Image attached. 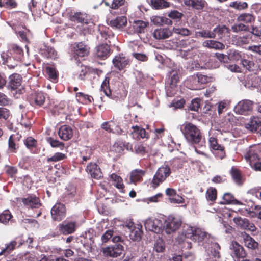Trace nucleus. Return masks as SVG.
Here are the masks:
<instances>
[{
  "instance_id": "nucleus-56",
  "label": "nucleus",
  "mask_w": 261,
  "mask_h": 261,
  "mask_svg": "<svg viewBox=\"0 0 261 261\" xmlns=\"http://www.w3.org/2000/svg\"><path fill=\"white\" fill-rule=\"evenodd\" d=\"M173 32L177 34L181 35L183 36H187L191 34V31L187 29L184 28H173Z\"/></svg>"
},
{
  "instance_id": "nucleus-59",
  "label": "nucleus",
  "mask_w": 261,
  "mask_h": 261,
  "mask_svg": "<svg viewBox=\"0 0 261 261\" xmlns=\"http://www.w3.org/2000/svg\"><path fill=\"white\" fill-rule=\"evenodd\" d=\"M46 72L49 76V77L53 80V81H55L58 77V75L57 74V72L56 69L52 67H47L46 68Z\"/></svg>"
},
{
  "instance_id": "nucleus-40",
  "label": "nucleus",
  "mask_w": 261,
  "mask_h": 261,
  "mask_svg": "<svg viewBox=\"0 0 261 261\" xmlns=\"http://www.w3.org/2000/svg\"><path fill=\"white\" fill-rule=\"evenodd\" d=\"M1 58L3 61V64L7 65L9 69H13L17 66L16 61L13 64L11 63V61L13 60V58L10 57L7 53L3 52L1 54Z\"/></svg>"
},
{
  "instance_id": "nucleus-31",
  "label": "nucleus",
  "mask_w": 261,
  "mask_h": 261,
  "mask_svg": "<svg viewBox=\"0 0 261 261\" xmlns=\"http://www.w3.org/2000/svg\"><path fill=\"white\" fill-rule=\"evenodd\" d=\"M209 145L211 149L218 150L220 152V158L222 159L225 155L224 147L218 143L217 140L214 137H211L208 140Z\"/></svg>"
},
{
  "instance_id": "nucleus-32",
  "label": "nucleus",
  "mask_w": 261,
  "mask_h": 261,
  "mask_svg": "<svg viewBox=\"0 0 261 261\" xmlns=\"http://www.w3.org/2000/svg\"><path fill=\"white\" fill-rule=\"evenodd\" d=\"M259 78L255 73H252L247 76L245 80V86L248 88L257 87Z\"/></svg>"
},
{
  "instance_id": "nucleus-30",
  "label": "nucleus",
  "mask_w": 261,
  "mask_h": 261,
  "mask_svg": "<svg viewBox=\"0 0 261 261\" xmlns=\"http://www.w3.org/2000/svg\"><path fill=\"white\" fill-rule=\"evenodd\" d=\"M245 245L248 248L255 249L258 247V244L249 234L244 232L242 233Z\"/></svg>"
},
{
  "instance_id": "nucleus-54",
  "label": "nucleus",
  "mask_w": 261,
  "mask_h": 261,
  "mask_svg": "<svg viewBox=\"0 0 261 261\" xmlns=\"http://www.w3.org/2000/svg\"><path fill=\"white\" fill-rule=\"evenodd\" d=\"M101 90L103 91L106 95L109 96L111 94L109 88V78L106 77L101 85Z\"/></svg>"
},
{
  "instance_id": "nucleus-25",
  "label": "nucleus",
  "mask_w": 261,
  "mask_h": 261,
  "mask_svg": "<svg viewBox=\"0 0 261 261\" xmlns=\"http://www.w3.org/2000/svg\"><path fill=\"white\" fill-rule=\"evenodd\" d=\"M261 125V119L258 117L252 116L249 121L245 124V127L251 132H255Z\"/></svg>"
},
{
  "instance_id": "nucleus-47",
  "label": "nucleus",
  "mask_w": 261,
  "mask_h": 261,
  "mask_svg": "<svg viewBox=\"0 0 261 261\" xmlns=\"http://www.w3.org/2000/svg\"><path fill=\"white\" fill-rule=\"evenodd\" d=\"M17 245V242L15 240L11 241L6 247L4 248L0 252V256L2 255H7L13 251Z\"/></svg>"
},
{
  "instance_id": "nucleus-1",
  "label": "nucleus",
  "mask_w": 261,
  "mask_h": 261,
  "mask_svg": "<svg viewBox=\"0 0 261 261\" xmlns=\"http://www.w3.org/2000/svg\"><path fill=\"white\" fill-rule=\"evenodd\" d=\"M210 235L199 228L188 226L183 233L177 237L179 242L185 241V239L189 238L197 242L207 241Z\"/></svg>"
},
{
  "instance_id": "nucleus-29",
  "label": "nucleus",
  "mask_w": 261,
  "mask_h": 261,
  "mask_svg": "<svg viewBox=\"0 0 261 261\" xmlns=\"http://www.w3.org/2000/svg\"><path fill=\"white\" fill-rule=\"evenodd\" d=\"M45 99L44 94L41 92H37L33 93L30 98V102L32 104L37 106H42Z\"/></svg>"
},
{
  "instance_id": "nucleus-15",
  "label": "nucleus",
  "mask_w": 261,
  "mask_h": 261,
  "mask_svg": "<svg viewBox=\"0 0 261 261\" xmlns=\"http://www.w3.org/2000/svg\"><path fill=\"white\" fill-rule=\"evenodd\" d=\"M20 200L28 208H38L41 205L39 198L35 195H28L26 197L21 198Z\"/></svg>"
},
{
  "instance_id": "nucleus-35",
  "label": "nucleus",
  "mask_w": 261,
  "mask_h": 261,
  "mask_svg": "<svg viewBox=\"0 0 261 261\" xmlns=\"http://www.w3.org/2000/svg\"><path fill=\"white\" fill-rule=\"evenodd\" d=\"M151 21L153 24L158 25H171L172 24V21L170 19L160 16H153L151 17Z\"/></svg>"
},
{
  "instance_id": "nucleus-18",
  "label": "nucleus",
  "mask_w": 261,
  "mask_h": 261,
  "mask_svg": "<svg viewBox=\"0 0 261 261\" xmlns=\"http://www.w3.org/2000/svg\"><path fill=\"white\" fill-rule=\"evenodd\" d=\"M86 171L92 177L95 179H100L102 177V173L100 168L95 163H89L87 165Z\"/></svg>"
},
{
  "instance_id": "nucleus-16",
  "label": "nucleus",
  "mask_w": 261,
  "mask_h": 261,
  "mask_svg": "<svg viewBox=\"0 0 261 261\" xmlns=\"http://www.w3.org/2000/svg\"><path fill=\"white\" fill-rule=\"evenodd\" d=\"M173 30L167 28H160L155 29L153 33V36L156 39H165L172 36Z\"/></svg>"
},
{
  "instance_id": "nucleus-64",
  "label": "nucleus",
  "mask_w": 261,
  "mask_h": 261,
  "mask_svg": "<svg viewBox=\"0 0 261 261\" xmlns=\"http://www.w3.org/2000/svg\"><path fill=\"white\" fill-rule=\"evenodd\" d=\"M89 70V69L87 67L85 66H81L77 71L79 73V78L81 80H84Z\"/></svg>"
},
{
  "instance_id": "nucleus-36",
  "label": "nucleus",
  "mask_w": 261,
  "mask_h": 261,
  "mask_svg": "<svg viewBox=\"0 0 261 261\" xmlns=\"http://www.w3.org/2000/svg\"><path fill=\"white\" fill-rule=\"evenodd\" d=\"M41 55L46 58L55 59L57 57V53L55 49L49 46H44L40 51Z\"/></svg>"
},
{
  "instance_id": "nucleus-11",
  "label": "nucleus",
  "mask_w": 261,
  "mask_h": 261,
  "mask_svg": "<svg viewBox=\"0 0 261 261\" xmlns=\"http://www.w3.org/2000/svg\"><path fill=\"white\" fill-rule=\"evenodd\" d=\"M233 220L235 224L242 229L252 232L256 230V228L255 225L252 223H250L248 220L246 218L239 217L234 218Z\"/></svg>"
},
{
  "instance_id": "nucleus-10",
  "label": "nucleus",
  "mask_w": 261,
  "mask_h": 261,
  "mask_svg": "<svg viewBox=\"0 0 261 261\" xmlns=\"http://www.w3.org/2000/svg\"><path fill=\"white\" fill-rule=\"evenodd\" d=\"M66 209L64 204L56 203L51 210V215L54 220L60 221L65 216Z\"/></svg>"
},
{
  "instance_id": "nucleus-3",
  "label": "nucleus",
  "mask_w": 261,
  "mask_h": 261,
  "mask_svg": "<svg viewBox=\"0 0 261 261\" xmlns=\"http://www.w3.org/2000/svg\"><path fill=\"white\" fill-rule=\"evenodd\" d=\"M182 224L181 217L177 216L170 215L164 221L163 229L167 234H171L179 229Z\"/></svg>"
},
{
  "instance_id": "nucleus-57",
  "label": "nucleus",
  "mask_w": 261,
  "mask_h": 261,
  "mask_svg": "<svg viewBox=\"0 0 261 261\" xmlns=\"http://www.w3.org/2000/svg\"><path fill=\"white\" fill-rule=\"evenodd\" d=\"M66 158L65 154L61 152H57L55 153L51 157L47 159V162H58L64 160Z\"/></svg>"
},
{
  "instance_id": "nucleus-45",
  "label": "nucleus",
  "mask_w": 261,
  "mask_h": 261,
  "mask_svg": "<svg viewBox=\"0 0 261 261\" xmlns=\"http://www.w3.org/2000/svg\"><path fill=\"white\" fill-rule=\"evenodd\" d=\"M195 36L196 37H201L204 38H215V35L213 32V31L203 30L200 31L196 32L195 33Z\"/></svg>"
},
{
  "instance_id": "nucleus-41",
  "label": "nucleus",
  "mask_w": 261,
  "mask_h": 261,
  "mask_svg": "<svg viewBox=\"0 0 261 261\" xmlns=\"http://www.w3.org/2000/svg\"><path fill=\"white\" fill-rule=\"evenodd\" d=\"M76 97L79 102L84 103H89L92 102L93 98L92 96L85 94L82 92H77L76 93Z\"/></svg>"
},
{
  "instance_id": "nucleus-43",
  "label": "nucleus",
  "mask_w": 261,
  "mask_h": 261,
  "mask_svg": "<svg viewBox=\"0 0 261 261\" xmlns=\"http://www.w3.org/2000/svg\"><path fill=\"white\" fill-rule=\"evenodd\" d=\"M121 6H123L121 10V13L125 14L127 12V8L125 6V0H113L111 4L112 9H118Z\"/></svg>"
},
{
  "instance_id": "nucleus-48",
  "label": "nucleus",
  "mask_w": 261,
  "mask_h": 261,
  "mask_svg": "<svg viewBox=\"0 0 261 261\" xmlns=\"http://www.w3.org/2000/svg\"><path fill=\"white\" fill-rule=\"evenodd\" d=\"M168 16L175 22L178 23L180 21L184 14L177 10H172L168 13Z\"/></svg>"
},
{
  "instance_id": "nucleus-19",
  "label": "nucleus",
  "mask_w": 261,
  "mask_h": 261,
  "mask_svg": "<svg viewBox=\"0 0 261 261\" xmlns=\"http://www.w3.org/2000/svg\"><path fill=\"white\" fill-rule=\"evenodd\" d=\"M73 51L75 55L84 57L88 56L89 53V47L83 42H79L74 47Z\"/></svg>"
},
{
  "instance_id": "nucleus-42",
  "label": "nucleus",
  "mask_w": 261,
  "mask_h": 261,
  "mask_svg": "<svg viewBox=\"0 0 261 261\" xmlns=\"http://www.w3.org/2000/svg\"><path fill=\"white\" fill-rule=\"evenodd\" d=\"M151 5L155 9H161L169 7V3L165 0H151Z\"/></svg>"
},
{
  "instance_id": "nucleus-4",
  "label": "nucleus",
  "mask_w": 261,
  "mask_h": 261,
  "mask_svg": "<svg viewBox=\"0 0 261 261\" xmlns=\"http://www.w3.org/2000/svg\"><path fill=\"white\" fill-rule=\"evenodd\" d=\"M170 173L171 170L168 166L164 165L160 167L152 179V187L155 188L163 182L170 175Z\"/></svg>"
},
{
  "instance_id": "nucleus-7",
  "label": "nucleus",
  "mask_w": 261,
  "mask_h": 261,
  "mask_svg": "<svg viewBox=\"0 0 261 261\" xmlns=\"http://www.w3.org/2000/svg\"><path fill=\"white\" fill-rule=\"evenodd\" d=\"M253 102L249 100H243L239 101L234 108L236 113L246 115L253 109Z\"/></svg>"
},
{
  "instance_id": "nucleus-13",
  "label": "nucleus",
  "mask_w": 261,
  "mask_h": 261,
  "mask_svg": "<svg viewBox=\"0 0 261 261\" xmlns=\"http://www.w3.org/2000/svg\"><path fill=\"white\" fill-rule=\"evenodd\" d=\"M205 247L210 259L214 258V260H216L217 259L219 258L220 247L217 243L211 242V244Z\"/></svg>"
},
{
  "instance_id": "nucleus-53",
  "label": "nucleus",
  "mask_w": 261,
  "mask_h": 261,
  "mask_svg": "<svg viewBox=\"0 0 261 261\" xmlns=\"http://www.w3.org/2000/svg\"><path fill=\"white\" fill-rule=\"evenodd\" d=\"M223 200H224V202H221V204H230L232 202H233L235 204H240V202H239L237 200H234L233 196L230 193H227L224 194Z\"/></svg>"
},
{
  "instance_id": "nucleus-28",
  "label": "nucleus",
  "mask_w": 261,
  "mask_h": 261,
  "mask_svg": "<svg viewBox=\"0 0 261 261\" xmlns=\"http://www.w3.org/2000/svg\"><path fill=\"white\" fill-rule=\"evenodd\" d=\"M184 4L196 10H202L207 5L205 0H184Z\"/></svg>"
},
{
  "instance_id": "nucleus-33",
  "label": "nucleus",
  "mask_w": 261,
  "mask_h": 261,
  "mask_svg": "<svg viewBox=\"0 0 261 261\" xmlns=\"http://www.w3.org/2000/svg\"><path fill=\"white\" fill-rule=\"evenodd\" d=\"M144 175L145 171L144 170L141 169L134 170L130 173V182L134 184L140 182L142 180V177Z\"/></svg>"
},
{
  "instance_id": "nucleus-55",
  "label": "nucleus",
  "mask_w": 261,
  "mask_h": 261,
  "mask_svg": "<svg viewBox=\"0 0 261 261\" xmlns=\"http://www.w3.org/2000/svg\"><path fill=\"white\" fill-rule=\"evenodd\" d=\"M12 218V215L9 210L4 211L0 214V222L4 224H7Z\"/></svg>"
},
{
  "instance_id": "nucleus-34",
  "label": "nucleus",
  "mask_w": 261,
  "mask_h": 261,
  "mask_svg": "<svg viewBox=\"0 0 261 261\" xmlns=\"http://www.w3.org/2000/svg\"><path fill=\"white\" fill-rule=\"evenodd\" d=\"M203 46L208 48H213L215 49L221 50L225 47V45L215 40H206L203 42Z\"/></svg>"
},
{
  "instance_id": "nucleus-58",
  "label": "nucleus",
  "mask_w": 261,
  "mask_h": 261,
  "mask_svg": "<svg viewBox=\"0 0 261 261\" xmlns=\"http://www.w3.org/2000/svg\"><path fill=\"white\" fill-rule=\"evenodd\" d=\"M230 172L231 176L235 182L237 184H240L241 176L240 171L237 168L232 167Z\"/></svg>"
},
{
  "instance_id": "nucleus-52",
  "label": "nucleus",
  "mask_w": 261,
  "mask_h": 261,
  "mask_svg": "<svg viewBox=\"0 0 261 261\" xmlns=\"http://www.w3.org/2000/svg\"><path fill=\"white\" fill-rule=\"evenodd\" d=\"M229 6L238 10H241L247 8L248 5L245 2L234 1L230 3Z\"/></svg>"
},
{
  "instance_id": "nucleus-50",
  "label": "nucleus",
  "mask_w": 261,
  "mask_h": 261,
  "mask_svg": "<svg viewBox=\"0 0 261 261\" xmlns=\"http://www.w3.org/2000/svg\"><path fill=\"white\" fill-rule=\"evenodd\" d=\"M217 198V191L215 188H210L206 192V198L207 201L214 202Z\"/></svg>"
},
{
  "instance_id": "nucleus-27",
  "label": "nucleus",
  "mask_w": 261,
  "mask_h": 261,
  "mask_svg": "<svg viewBox=\"0 0 261 261\" xmlns=\"http://www.w3.org/2000/svg\"><path fill=\"white\" fill-rule=\"evenodd\" d=\"M127 23V18L125 16H119L113 20H111L109 24L113 28L122 29L126 26Z\"/></svg>"
},
{
  "instance_id": "nucleus-6",
  "label": "nucleus",
  "mask_w": 261,
  "mask_h": 261,
  "mask_svg": "<svg viewBox=\"0 0 261 261\" xmlns=\"http://www.w3.org/2000/svg\"><path fill=\"white\" fill-rule=\"evenodd\" d=\"M144 226L147 230L159 233L163 230V223L158 219L148 218L144 222Z\"/></svg>"
},
{
  "instance_id": "nucleus-46",
  "label": "nucleus",
  "mask_w": 261,
  "mask_h": 261,
  "mask_svg": "<svg viewBox=\"0 0 261 261\" xmlns=\"http://www.w3.org/2000/svg\"><path fill=\"white\" fill-rule=\"evenodd\" d=\"M241 63L243 67L249 71H253L256 67L254 62L250 60L243 59L241 60Z\"/></svg>"
},
{
  "instance_id": "nucleus-60",
  "label": "nucleus",
  "mask_w": 261,
  "mask_h": 261,
  "mask_svg": "<svg viewBox=\"0 0 261 261\" xmlns=\"http://www.w3.org/2000/svg\"><path fill=\"white\" fill-rule=\"evenodd\" d=\"M213 31L214 33V34L215 35V36L217 34L219 36H220V37H221V36L223 34L228 32V29L225 25L218 26L217 27L214 29Z\"/></svg>"
},
{
  "instance_id": "nucleus-24",
  "label": "nucleus",
  "mask_w": 261,
  "mask_h": 261,
  "mask_svg": "<svg viewBox=\"0 0 261 261\" xmlns=\"http://www.w3.org/2000/svg\"><path fill=\"white\" fill-rule=\"evenodd\" d=\"M9 79L8 87L12 90L17 89L21 84V77L18 74H13Z\"/></svg>"
},
{
  "instance_id": "nucleus-20",
  "label": "nucleus",
  "mask_w": 261,
  "mask_h": 261,
  "mask_svg": "<svg viewBox=\"0 0 261 261\" xmlns=\"http://www.w3.org/2000/svg\"><path fill=\"white\" fill-rule=\"evenodd\" d=\"M128 62V59L123 55L116 56L113 60L114 66L119 70L126 67Z\"/></svg>"
},
{
  "instance_id": "nucleus-63",
  "label": "nucleus",
  "mask_w": 261,
  "mask_h": 261,
  "mask_svg": "<svg viewBox=\"0 0 261 261\" xmlns=\"http://www.w3.org/2000/svg\"><path fill=\"white\" fill-rule=\"evenodd\" d=\"M232 30L234 32H238L239 31H248L249 29L248 26L242 23H239L232 26Z\"/></svg>"
},
{
  "instance_id": "nucleus-17",
  "label": "nucleus",
  "mask_w": 261,
  "mask_h": 261,
  "mask_svg": "<svg viewBox=\"0 0 261 261\" xmlns=\"http://www.w3.org/2000/svg\"><path fill=\"white\" fill-rule=\"evenodd\" d=\"M148 25V22L146 21H144L140 20L134 21L132 27L130 28L129 32L130 33H144Z\"/></svg>"
},
{
  "instance_id": "nucleus-14",
  "label": "nucleus",
  "mask_w": 261,
  "mask_h": 261,
  "mask_svg": "<svg viewBox=\"0 0 261 261\" xmlns=\"http://www.w3.org/2000/svg\"><path fill=\"white\" fill-rule=\"evenodd\" d=\"M230 248L231 250V255L236 258H244L246 256L244 248L237 242H232Z\"/></svg>"
},
{
  "instance_id": "nucleus-22",
  "label": "nucleus",
  "mask_w": 261,
  "mask_h": 261,
  "mask_svg": "<svg viewBox=\"0 0 261 261\" xmlns=\"http://www.w3.org/2000/svg\"><path fill=\"white\" fill-rule=\"evenodd\" d=\"M211 81V78L206 75L197 74L194 75L191 77V81L194 85L192 87L193 89H197L198 88L197 86V83L205 84L210 82Z\"/></svg>"
},
{
  "instance_id": "nucleus-2",
  "label": "nucleus",
  "mask_w": 261,
  "mask_h": 261,
  "mask_svg": "<svg viewBox=\"0 0 261 261\" xmlns=\"http://www.w3.org/2000/svg\"><path fill=\"white\" fill-rule=\"evenodd\" d=\"M180 130L186 140L192 144H197L201 139V135L199 128L191 123H184Z\"/></svg>"
},
{
  "instance_id": "nucleus-23",
  "label": "nucleus",
  "mask_w": 261,
  "mask_h": 261,
  "mask_svg": "<svg viewBox=\"0 0 261 261\" xmlns=\"http://www.w3.org/2000/svg\"><path fill=\"white\" fill-rule=\"evenodd\" d=\"M58 134L61 139L67 141L72 137L73 131L69 126L64 125L60 128Z\"/></svg>"
},
{
  "instance_id": "nucleus-51",
  "label": "nucleus",
  "mask_w": 261,
  "mask_h": 261,
  "mask_svg": "<svg viewBox=\"0 0 261 261\" xmlns=\"http://www.w3.org/2000/svg\"><path fill=\"white\" fill-rule=\"evenodd\" d=\"M154 249L157 252H163L165 250V242L162 238H159L156 240L154 245Z\"/></svg>"
},
{
  "instance_id": "nucleus-62",
  "label": "nucleus",
  "mask_w": 261,
  "mask_h": 261,
  "mask_svg": "<svg viewBox=\"0 0 261 261\" xmlns=\"http://www.w3.org/2000/svg\"><path fill=\"white\" fill-rule=\"evenodd\" d=\"M114 122L111 121L110 122H105L101 124V128L108 132L115 133V131L113 129Z\"/></svg>"
},
{
  "instance_id": "nucleus-9",
  "label": "nucleus",
  "mask_w": 261,
  "mask_h": 261,
  "mask_svg": "<svg viewBox=\"0 0 261 261\" xmlns=\"http://www.w3.org/2000/svg\"><path fill=\"white\" fill-rule=\"evenodd\" d=\"M260 152L259 147L257 145L250 146L245 155V159L249 163L251 167L252 163L256 161H259L258 153Z\"/></svg>"
},
{
  "instance_id": "nucleus-8",
  "label": "nucleus",
  "mask_w": 261,
  "mask_h": 261,
  "mask_svg": "<svg viewBox=\"0 0 261 261\" xmlns=\"http://www.w3.org/2000/svg\"><path fill=\"white\" fill-rule=\"evenodd\" d=\"M170 81L169 86H166L167 94L168 96H172L176 94L177 88L176 84L179 77L176 72L172 71L170 73Z\"/></svg>"
},
{
  "instance_id": "nucleus-12",
  "label": "nucleus",
  "mask_w": 261,
  "mask_h": 261,
  "mask_svg": "<svg viewBox=\"0 0 261 261\" xmlns=\"http://www.w3.org/2000/svg\"><path fill=\"white\" fill-rule=\"evenodd\" d=\"M62 0H46L45 11L49 15L56 14L60 9Z\"/></svg>"
},
{
  "instance_id": "nucleus-37",
  "label": "nucleus",
  "mask_w": 261,
  "mask_h": 261,
  "mask_svg": "<svg viewBox=\"0 0 261 261\" xmlns=\"http://www.w3.org/2000/svg\"><path fill=\"white\" fill-rule=\"evenodd\" d=\"M60 229L63 234L72 233L75 231V224L74 222H65L60 226Z\"/></svg>"
},
{
  "instance_id": "nucleus-26",
  "label": "nucleus",
  "mask_w": 261,
  "mask_h": 261,
  "mask_svg": "<svg viewBox=\"0 0 261 261\" xmlns=\"http://www.w3.org/2000/svg\"><path fill=\"white\" fill-rule=\"evenodd\" d=\"M110 47L107 44H102L96 48V56L99 58H107L110 55Z\"/></svg>"
},
{
  "instance_id": "nucleus-61",
  "label": "nucleus",
  "mask_w": 261,
  "mask_h": 261,
  "mask_svg": "<svg viewBox=\"0 0 261 261\" xmlns=\"http://www.w3.org/2000/svg\"><path fill=\"white\" fill-rule=\"evenodd\" d=\"M11 49L14 54H16L18 56L17 57V59L20 60L23 54L22 49L19 46L16 44H13L11 46Z\"/></svg>"
},
{
  "instance_id": "nucleus-39",
  "label": "nucleus",
  "mask_w": 261,
  "mask_h": 261,
  "mask_svg": "<svg viewBox=\"0 0 261 261\" xmlns=\"http://www.w3.org/2000/svg\"><path fill=\"white\" fill-rule=\"evenodd\" d=\"M141 227V226L138 225L137 227H135L130 230L129 237L132 240L137 241L140 240L142 234Z\"/></svg>"
},
{
  "instance_id": "nucleus-44",
  "label": "nucleus",
  "mask_w": 261,
  "mask_h": 261,
  "mask_svg": "<svg viewBox=\"0 0 261 261\" xmlns=\"http://www.w3.org/2000/svg\"><path fill=\"white\" fill-rule=\"evenodd\" d=\"M111 178L114 182V185L118 189L122 190L124 187L122 178L118 175L113 173L111 175Z\"/></svg>"
},
{
  "instance_id": "nucleus-5",
  "label": "nucleus",
  "mask_w": 261,
  "mask_h": 261,
  "mask_svg": "<svg viewBox=\"0 0 261 261\" xmlns=\"http://www.w3.org/2000/svg\"><path fill=\"white\" fill-rule=\"evenodd\" d=\"M123 250V246L120 244H116L102 248L103 255L106 257H117L121 255Z\"/></svg>"
},
{
  "instance_id": "nucleus-49",
  "label": "nucleus",
  "mask_w": 261,
  "mask_h": 261,
  "mask_svg": "<svg viewBox=\"0 0 261 261\" xmlns=\"http://www.w3.org/2000/svg\"><path fill=\"white\" fill-rule=\"evenodd\" d=\"M255 19L253 15L250 13H243L238 17V20L245 23H251Z\"/></svg>"
},
{
  "instance_id": "nucleus-38",
  "label": "nucleus",
  "mask_w": 261,
  "mask_h": 261,
  "mask_svg": "<svg viewBox=\"0 0 261 261\" xmlns=\"http://www.w3.org/2000/svg\"><path fill=\"white\" fill-rule=\"evenodd\" d=\"M213 62L212 60H210V61L207 63H202L201 62L199 63L198 61H194L192 63V67L195 68L197 70L206 69V68H216L219 67V63H217L214 65H211L210 63Z\"/></svg>"
},
{
  "instance_id": "nucleus-21",
  "label": "nucleus",
  "mask_w": 261,
  "mask_h": 261,
  "mask_svg": "<svg viewBox=\"0 0 261 261\" xmlns=\"http://www.w3.org/2000/svg\"><path fill=\"white\" fill-rule=\"evenodd\" d=\"M130 134L134 139L137 140L140 138H148L145 129L138 126L132 127L130 129Z\"/></svg>"
}]
</instances>
